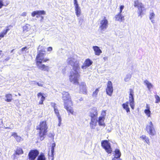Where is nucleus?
<instances>
[{"mask_svg": "<svg viewBox=\"0 0 160 160\" xmlns=\"http://www.w3.org/2000/svg\"><path fill=\"white\" fill-rule=\"evenodd\" d=\"M67 62L68 64L73 67V71L71 72L69 76L70 80L74 84H78V79L79 77L78 71L80 68L79 62L72 57L68 58Z\"/></svg>", "mask_w": 160, "mask_h": 160, "instance_id": "nucleus-1", "label": "nucleus"}, {"mask_svg": "<svg viewBox=\"0 0 160 160\" xmlns=\"http://www.w3.org/2000/svg\"><path fill=\"white\" fill-rule=\"evenodd\" d=\"M62 98L64 102L65 108L67 111L73 114V111L72 107L73 104L69 94L68 92L64 91L62 92Z\"/></svg>", "mask_w": 160, "mask_h": 160, "instance_id": "nucleus-2", "label": "nucleus"}, {"mask_svg": "<svg viewBox=\"0 0 160 160\" xmlns=\"http://www.w3.org/2000/svg\"><path fill=\"white\" fill-rule=\"evenodd\" d=\"M48 128L46 122L45 121L41 122L40 124L37 126V129L39 130L38 138L41 141L43 140L45 138Z\"/></svg>", "mask_w": 160, "mask_h": 160, "instance_id": "nucleus-3", "label": "nucleus"}, {"mask_svg": "<svg viewBox=\"0 0 160 160\" xmlns=\"http://www.w3.org/2000/svg\"><path fill=\"white\" fill-rule=\"evenodd\" d=\"M98 112L96 108L93 107L91 110L89 114V116L91 117L90 127L92 129H94L97 125L98 121Z\"/></svg>", "mask_w": 160, "mask_h": 160, "instance_id": "nucleus-4", "label": "nucleus"}, {"mask_svg": "<svg viewBox=\"0 0 160 160\" xmlns=\"http://www.w3.org/2000/svg\"><path fill=\"white\" fill-rule=\"evenodd\" d=\"M108 26V22L105 17L100 21L99 29L102 33H104Z\"/></svg>", "mask_w": 160, "mask_h": 160, "instance_id": "nucleus-5", "label": "nucleus"}, {"mask_svg": "<svg viewBox=\"0 0 160 160\" xmlns=\"http://www.w3.org/2000/svg\"><path fill=\"white\" fill-rule=\"evenodd\" d=\"M45 55V53L42 52V51H39L36 58L37 64L46 62L49 60L48 59L44 58Z\"/></svg>", "mask_w": 160, "mask_h": 160, "instance_id": "nucleus-6", "label": "nucleus"}, {"mask_svg": "<svg viewBox=\"0 0 160 160\" xmlns=\"http://www.w3.org/2000/svg\"><path fill=\"white\" fill-rule=\"evenodd\" d=\"M101 146L105 149L107 152L111 153L112 152L110 144L107 140H102L101 142Z\"/></svg>", "mask_w": 160, "mask_h": 160, "instance_id": "nucleus-7", "label": "nucleus"}, {"mask_svg": "<svg viewBox=\"0 0 160 160\" xmlns=\"http://www.w3.org/2000/svg\"><path fill=\"white\" fill-rule=\"evenodd\" d=\"M146 129L148 133L151 135L153 136L155 133V131L153 125L151 121L150 122L149 125L146 126Z\"/></svg>", "mask_w": 160, "mask_h": 160, "instance_id": "nucleus-8", "label": "nucleus"}, {"mask_svg": "<svg viewBox=\"0 0 160 160\" xmlns=\"http://www.w3.org/2000/svg\"><path fill=\"white\" fill-rule=\"evenodd\" d=\"M39 152L37 150H32L28 153V156L29 160H34L38 156Z\"/></svg>", "mask_w": 160, "mask_h": 160, "instance_id": "nucleus-9", "label": "nucleus"}, {"mask_svg": "<svg viewBox=\"0 0 160 160\" xmlns=\"http://www.w3.org/2000/svg\"><path fill=\"white\" fill-rule=\"evenodd\" d=\"M129 101L131 108L133 110L134 108V92L132 89H130Z\"/></svg>", "mask_w": 160, "mask_h": 160, "instance_id": "nucleus-10", "label": "nucleus"}, {"mask_svg": "<svg viewBox=\"0 0 160 160\" xmlns=\"http://www.w3.org/2000/svg\"><path fill=\"white\" fill-rule=\"evenodd\" d=\"M113 92V88L112 82L109 81L108 82L107 87L106 89L107 94L111 96Z\"/></svg>", "mask_w": 160, "mask_h": 160, "instance_id": "nucleus-11", "label": "nucleus"}, {"mask_svg": "<svg viewBox=\"0 0 160 160\" xmlns=\"http://www.w3.org/2000/svg\"><path fill=\"white\" fill-rule=\"evenodd\" d=\"M92 63V62L89 59H87L83 65L82 66L81 68L83 69H86L88 67L90 66Z\"/></svg>", "mask_w": 160, "mask_h": 160, "instance_id": "nucleus-12", "label": "nucleus"}, {"mask_svg": "<svg viewBox=\"0 0 160 160\" xmlns=\"http://www.w3.org/2000/svg\"><path fill=\"white\" fill-rule=\"evenodd\" d=\"M46 14L45 12L43 10L42 11H36L33 12L32 13V16L34 17L36 15H37L36 16V18H38L40 17V15H45Z\"/></svg>", "mask_w": 160, "mask_h": 160, "instance_id": "nucleus-13", "label": "nucleus"}, {"mask_svg": "<svg viewBox=\"0 0 160 160\" xmlns=\"http://www.w3.org/2000/svg\"><path fill=\"white\" fill-rule=\"evenodd\" d=\"M86 92L87 89L85 83L84 82H81L80 85V92L83 94H86Z\"/></svg>", "mask_w": 160, "mask_h": 160, "instance_id": "nucleus-14", "label": "nucleus"}, {"mask_svg": "<svg viewBox=\"0 0 160 160\" xmlns=\"http://www.w3.org/2000/svg\"><path fill=\"white\" fill-rule=\"evenodd\" d=\"M37 66L38 68L42 70L43 71H46L48 72L49 70V68L48 66H47L44 64H37Z\"/></svg>", "mask_w": 160, "mask_h": 160, "instance_id": "nucleus-15", "label": "nucleus"}, {"mask_svg": "<svg viewBox=\"0 0 160 160\" xmlns=\"http://www.w3.org/2000/svg\"><path fill=\"white\" fill-rule=\"evenodd\" d=\"M12 26L11 25L8 26L6 27V29L4 30L0 34V37L1 38H3L4 35L7 33V32L10 29Z\"/></svg>", "mask_w": 160, "mask_h": 160, "instance_id": "nucleus-16", "label": "nucleus"}, {"mask_svg": "<svg viewBox=\"0 0 160 160\" xmlns=\"http://www.w3.org/2000/svg\"><path fill=\"white\" fill-rule=\"evenodd\" d=\"M93 48L96 55L99 56L102 53V51L98 46H94L93 47Z\"/></svg>", "mask_w": 160, "mask_h": 160, "instance_id": "nucleus-17", "label": "nucleus"}, {"mask_svg": "<svg viewBox=\"0 0 160 160\" xmlns=\"http://www.w3.org/2000/svg\"><path fill=\"white\" fill-rule=\"evenodd\" d=\"M38 97L39 98L41 97L40 100L39 102V104H43V102L45 99V97L43 95V94L42 92H39L38 94Z\"/></svg>", "mask_w": 160, "mask_h": 160, "instance_id": "nucleus-18", "label": "nucleus"}, {"mask_svg": "<svg viewBox=\"0 0 160 160\" xmlns=\"http://www.w3.org/2000/svg\"><path fill=\"white\" fill-rule=\"evenodd\" d=\"M12 136L18 142H20L22 140V138L18 136L16 132L12 133Z\"/></svg>", "mask_w": 160, "mask_h": 160, "instance_id": "nucleus-19", "label": "nucleus"}, {"mask_svg": "<svg viewBox=\"0 0 160 160\" xmlns=\"http://www.w3.org/2000/svg\"><path fill=\"white\" fill-rule=\"evenodd\" d=\"M128 102L127 101L125 103H123L122 106L123 108L127 112H130V108L128 107Z\"/></svg>", "mask_w": 160, "mask_h": 160, "instance_id": "nucleus-20", "label": "nucleus"}, {"mask_svg": "<svg viewBox=\"0 0 160 160\" xmlns=\"http://www.w3.org/2000/svg\"><path fill=\"white\" fill-rule=\"evenodd\" d=\"M134 6L135 7H137L138 8L142 7L143 6V5L138 0H137L134 2Z\"/></svg>", "mask_w": 160, "mask_h": 160, "instance_id": "nucleus-21", "label": "nucleus"}, {"mask_svg": "<svg viewBox=\"0 0 160 160\" xmlns=\"http://www.w3.org/2000/svg\"><path fill=\"white\" fill-rule=\"evenodd\" d=\"M75 7L76 15L78 17L81 14V9L79 6V5H77V6H75Z\"/></svg>", "mask_w": 160, "mask_h": 160, "instance_id": "nucleus-22", "label": "nucleus"}, {"mask_svg": "<svg viewBox=\"0 0 160 160\" xmlns=\"http://www.w3.org/2000/svg\"><path fill=\"white\" fill-rule=\"evenodd\" d=\"M144 83L147 86L149 90H150L151 88L153 87V85L147 79L144 81Z\"/></svg>", "mask_w": 160, "mask_h": 160, "instance_id": "nucleus-23", "label": "nucleus"}, {"mask_svg": "<svg viewBox=\"0 0 160 160\" xmlns=\"http://www.w3.org/2000/svg\"><path fill=\"white\" fill-rule=\"evenodd\" d=\"M105 118L103 117H100L98 120V124L99 126H103L105 127V124L104 122Z\"/></svg>", "mask_w": 160, "mask_h": 160, "instance_id": "nucleus-24", "label": "nucleus"}, {"mask_svg": "<svg viewBox=\"0 0 160 160\" xmlns=\"http://www.w3.org/2000/svg\"><path fill=\"white\" fill-rule=\"evenodd\" d=\"M115 20L121 22L124 20V17L121 14H118L115 16Z\"/></svg>", "mask_w": 160, "mask_h": 160, "instance_id": "nucleus-25", "label": "nucleus"}, {"mask_svg": "<svg viewBox=\"0 0 160 160\" xmlns=\"http://www.w3.org/2000/svg\"><path fill=\"white\" fill-rule=\"evenodd\" d=\"M138 8V16H141V17H142L141 16L143 14V12L144 10H145V8L143 6L142 7H140V8Z\"/></svg>", "mask_w": 160, "mask_h": 160, "instance_id": "nucleus-26", "label": "nucleus"}, {"mask_svg": "<svg viewBox=\"0 0 160 160\" xmlns=\"http://www.w3.org/2000/svg\"><path fill=\"white\" fill-rule=\"evenodd\" d=\"M5 97L6 99H5V101L7 102H10L12 101V95L11 94H8L6 95Z\"/></svg>", "mask_w": 160, "mask_h": 160, "instance_id": "nucleus-27", "label": "nucleus"}, {"mask_svg": "<svg viewBox=\"0 0 160 160\" xmlns=\"http://www.w3.org/2000/svg\"><path fill=\"white\" fill-rule=\"evenodd\" d=\"M121 155L120 151L118 149H116L115 150V156L114 158H120Z\"/></svg>", "mask_w": 160, "mask_h": 160, "instance_id": "nucleus-28", "label": "nucleus"}, {"mask_svg": "<svg viewBox=\"0 0 160 160\" xmlns=\"http://www.w3.org/2000/svg\"><path fill=\"white\" fill-rule=\"evenodd\" d=\"M37 160H46V158L43 153H40L38 156Z\"/></svg>", "mask_w": 160, "mask_h": 160, "instance_id": "nucleus-29", "label": "nucleus"}, {"mask_svg": "<svg viewBox=\"0 0 160 160\" xmlns=\"http://www.w3.org/2000/svg\"><path fill=\"white\" fill-rule=\"evenodd\" d=\"M141 138H142L143 140H145V142L147 143V144L148 145L150 144V142H149V140L148 137H147L145 135H142V136L140 137Z\"/></svg>", "mask_w": 160, "mask_h": 160, "instance_id": "nucleus-30", "label": "nucleus"}, {"mask_svg": "<svg viewBox=\"0 0 160 160\" xmlns=\"http://www.w3.org/2000/svg\"><path fill=\"white\" fill-rule=\"evenodd\" d=\"M56 146V144L55 143H52L51 146V153L52 156H54V148Z\"/></svg>", "mask_w": 160, "mask_h": 160, "instance_id": "nucleus-31", "label": "nucleus"}, {"mask_svg": "<svg viewBox=\"0 0 160 160\" xmlns=\"http://www.w3.org/2000/svg\"><path fill=\"white\" fill-rule=\"evenodd\" d=\"M131 77V75L130 74H127L124 78V80L125 82H127L130 79Z\"/></svg>", "mask_w": 160, "mask_h": 160, "instance_id": "nucleus-32", "label": "nucleus"}, {"mask_svg": "<svg viewBox=\"0 0 160 160\" xmlns=\"http://www.w3.org/2000/svg\"><path fill=\"white\" fill-rule=\"evenodd\" d=\"M30 26L29 25L26 24V25L23 27V30L24 32H27L30 28Z\"/></svg>", "mask_w": 160, "mask_h": 160, "instance_id": "nucleus-33", "label": "nucleus"}, {"mask_svg": "<svg viewBox=\"0 0 160 160\" xmlns=\"http://www.w3.org/2000/svg\"><path fill=\"white\" fill-rule=\"evenodd\" d=\"M144 112L148 117H151V112L150 109H146L144 110Z\"/></svg>", "mask_w": 160, "mask_h": 160, "instance_id": "nucleus-34", "label": "nucleus"}, {"mask_svg": "<svg viewBox=\"0 0 160 160\" xmlns=\"http://www.w3.org/2000/svg\"><path fill=\"white\" fill-rule=\"evenodd\" d=\"M15 153L16 154L19 155L20 154L23 153V151L21 148H19L17 149Z\"/></svg>", "mask_w": 160, "mask_h": 160, "instance_id": "nucleus-35", "label": "nucleus"}, {"mask_svg": "<svg viewBox=\"0 0 160 160\" xmlns=\"http://www.w3.org/2000/svg\"><path fill=\"white\" fill-rule=\"evenodd\" d=\"M54 111L58 118H61V116L59 114L58 110L57 109V108L54 109Z\"/></svg>", "mask_w": 160, "mask_h": 160, "instance_id": "nucleus-36", "label": "nucleus"}, {"mask_svg": "<svg viewBox=\"0 0 160 160\" xmlns=\"http://www.w3.org/2000/svg\"><path fill=\"white\" fill-rule=\"evenodd\" d=\"M155 98L156 99L155 102L156 103H158L160 102V98L158 95H155Z\"/></svg>", "mask_w": 160, "mask_h": 160, "instance_id": "nucleus-37", "label": "nucleus"}, {"mask_svg": "<svg viewBox=\"0 0 160 160\" xmlns=\"http://www.w3.org/2000/svg\"><path fill=\"white\" fill-rule=\"evenodd\" d=\"M54 134L51 133H49L48 134V136L50 138H51L53 140L54 139Z\"/></svg>", "mask_w": 160, "mask_h": 160, "instance_id": "nucleus-38", "label": "nucleus"}, {"mask_svg": "<svg viewBox=\"0 0 160 160\" xmlns=\"http://www.w3.org/2000/svg\"><path fill=\"white\" fill-rule=\"evenodd\" d=\"M99 92V88H97L93 92L92 96L93 97H96L97 94Z\"/></svg>", "mask_w": 160, "mask_h": 160, "instance_id": "nucleus-39", "label": "nucleus"}, {"mask_svg": "<svg viewBox=\"0 0 160 160\" xmlns=\"http://www.w3.org/2000/svg\"><path fill=\"white\" fill-rule=\"evenodd\" d=\"M155 15V14L153 12L150 13L149 16L150 19L151 20L153 19L154 18Z\"/></svg>", "mask_w": 160, "mask_h": 160, "instance_id": "nucleus-40", "label": "nucleus"}, {"mask_svg": "<svg viewBox=\"0 0 160 160\" xmlns=\"http://www.w3.org/2000/svg\"><path fill=\"white\" fill-rule=\"evenodd\" d=\"M33 82H34V84H37L38 85V86H41V87L43 86V84L41 83H40L38 82H36V81H34Z\"/></svg>", "mask_w": 160, "mask_h": 160, "instance_id": "nucleus-41", "label": "nucleus"}, {"mask_svg": "<svg viewBox=\"0 0 160 160\" xmlns=\"http://www.w3.org/2000/svg\"><path fill=\"white\" fill-rule=\"evenodd\" d=\"M51 106L54 108V109H55L57 108L56 106V104L55 103L52 102L51 103Z\"/></svg>", "mask_w": 160, "mask_h": 160, "instance_id": "nucleus-42", "label": "nucleus"}, {"mask_svg": "<svg viewBox=\"0 0 160 160\" xmlns=\"http://www.w3.org/2000/svg\"><path fill=\"white\" fill-rule=\"evenodd\" d=\"M78 23L80 25H81L82 23L83 19L81 18H79L78 19Z\"/></svg>", "mask_w": 160, "mask_h": 160, "instance_id": "nucleus-43", "label": "nucleus"}, {"mask_svg": "<svg viewBox=\"0 0 160 160\" xmlns=\"http://www.w3.org/2000/svg\"><path fill=\"white\" fill-rule=\"evenodd\" d=\"M4 6V4L2 1L0 0V9L1 8Z\"/></svg>", "mask_w": 160, "mask_h": 160, "instance_id": "nucleus-44", "label": "nucleus"}, {"mask_svg": "<svg viewBox=\"0 0 160 160\" xmlns=\"http://www.w3.org/2000/svg\"><path fill=\"white\" fill-rule=\"evenodd\" d=\"M58 118V122H59V123H58V126H61V121H62L61 118Z\"/></svg>", "mask_w": 160, "mask_h": 160, "instance_id": "nucleus-45", "label": "nucleus"}, {"mask_svg": "<svg viewBox=\"0 0 160 160\" xmlns=\"http://www.w3.org/2000/svg\"><path fill=\"white\" fill-rule=\"evenodd\" d=\"M106 112L105 111H103L102 112V117H104L106 116Z\"/></svg>", "mask_w": 160, "mask_h": 160, "instance_id": "nucleus-46", "label": "nucleus"}, {"mask_svg": "<svg viewBox=\"0 0 160 160\" xmlns=\"http://www.w3.org/2000/svg\"><path fill=\"white\" fill-rule=\"evenodd\" d=\"M52 47H49L47 48V50L48 51L50 52L52 50Z\"/></svg>", "mask_w": 160, "mask_h": 160, "instance_id": "nucleus-47", "label": "nucleus"}, {"mask_svg": "<svg viewBox=\"0 0 160 160\" xmlns=\"http://www.w3.org/2000/svg\"><path fill=\"white\" fill-rule=\"evenodd\" d=\"M26 15L27 13L26 12H23L21 15V16L23 17L26 16Z\"/></svg>", "mask_w": 160, "mask_h": 160, "instance_id": "nucleus-48", "label": "nucleus"}, {"mask_svg": "<svg viewBox=\"0 0 160 160\" xmlns=\"http://www.w3.org/2000/svg\"><path fill=\"white\" fill-rule=\"evenodd\" d=\"M74 6H77V5H78L77 0H74Z\"/></svg>", "mask_w": 160, "mask_h": 160, "instance_id": "nucleus-49", "label": "nucleus"}, {"mask_svg": "<svg viewBox=\"0 0 160 160\" xmlns=\"http://www.w3.org/2000/svg\"><path fill=\"white\" fill-rule=\"evenodd\" d=\"M112 160H122L120 158H114Z\"/></svg>", "mask_w": 160, "mask_h": 160, "instance_id": "nucleus-50", "label": "nucleus"}, {"mask_svg": "<svg viewBox=\"0 0 160 160\" xmlns=\"http://www.w3.org/2000/svg\"><path fill=\"white\" fill-rule=\"evenodd\" d=\"M146 109H150V107H149V106L147 104H146Z\"/></svg>", "mask_w": 160, "mask_h": 160, "instance_id": "nucleus-51", "label": "nucleus"}, {"mask_svg": "<svg viewBox=\"0 0 160 160\" xmlns=\"http://www.w3.org/2000/svg\"><path fill=\"white\" fill-rule=\"evenodd\" d=\"M27 48V47H25L22 48V51H25V50Z\"/></svg>", "mask_w": 160, "mask_h": 160, "instance_id": "nucleus-52", "label": "nucleus"}, {"mask_svg": "<svg viewBox=\"0 0 160 160\" xmlns=\"http://www.w3.org/2000/svg\"><path fill=\"white\" fill-rule=\"evenodd\" d=\"M124 6L121 5L120 6V9H121V10H122L124 8Z\"/></svg>", "mask_w": 160, "mask_h": 160, "instance_id": "nucleus-53", "label": "nucleus"}, {"mask_svg": "<svg viewBox=\"0 0 160 160\" xmlns=\"http://www.w3.org/2000/svg\"><path fill=\"white\" fill-rule=\"evenodd\" d=\"M10 59V58L9 57L5 59V60L6 61H8Z\"/></svg>", "mask_w": 160, "mask_h": 160, "instance_id": "nucleus-54", "label": "nucleus"}, {"mask_svg": "<svg viewBox=\"0 0 160 160\" xmlns=\"http://www.w3.org/2000/svg\"><path fill=\"white\" fill-rule=\"evenodd\" d=\"M122 10H121V9H120V12H119L118 13V14H121V12H122Z\"/></svg>", "mask_w": 160, "mask_h": 160, "instance_id": "nucleus-55", "label": "nucleus"}, {"mask_svg": "<svg viewBox=\"0 0 160 160\" xmlns=\"http://www.w3.org/2000/svg\"><path fill=\"white\" fill-rule=\"evenodd\" d=\"M79 101H81L82 100H83V98H81L79 99Z\"/></svg>", "mask_w": 160, "mask_h": 160, "instance_id": "nucleus-56", "label": "nucleus"}, {"mask_svg": "<svg viewBox=\"0 0 160 160\" xmlns=\"http://www.w3.org/2000/svg\"><path fill=\"white\" fill-rule=\"evenodd\" d=\"M51 157H52V159H51V160H53V158H53V157H54V156H52V155H51Z\"/></svg>", "mask_w": 160, "mask_h": 160, "instance_id": "nucleus-57", "label": "nucleus"}, {"mask_svg": "<svg viewBox=\"0 0 160 160\" xmlns=\"http://www.w3.org/2000/svg\"><path fill=\"white\" fill-rule=\"evenodd\" d=\"M2 52V51H0V56L1 55Z\"/></svg>", "mask_w": 160, "mask_h": 160, "instance_id": "nucleus-58", "label": "nucleus"}, {"mask_svg": "<svg viewBox=\"0 0 160 160\" xmlns=\"http://www.w3.org/2000/svg\"><path fill=\"white\" fill-rule=\"evenodd\" d=\"M151 22L153 23H154V20H151Z\"/></svg>", "mask_w": 160, "mask_h": 160, "instance_id": "nucleus-59", "label": "nucleus"}, {"mask_svg": "<svg viewBox=\"0 0 160 160\" xmlns=\"http://www.w3.org/2000/svg\"><path fill=\"white\" fill-rule=\"evenodd\" d=\"M14 49H13L11 51V53H12V52H13V51H14Z\"/></svg>", "mask_w": 160, "mask_h": 160, "instance_id": "nucleus-60", "label": "nucleus"}, {"mask_svg": "<svg viewBox=\"0 0 160 160\" xmlns=\"http://www.w3.org/2000/svg\"><path fill=\"white\" fill-rule=\"evenodd\" d=\"M6 128H8V129H10V128L9 127H7Z\"/></svg>", "mask_w": 160, "mask_h": 160, "instance_id": "nucleus-61", "label": "nucleus"}, {"mask_svg": "<svg viewBox=\"0 0 160 160\" xmlns=\"http://www.w3.org/2000/svg\"><path fill=\"white\" fill-rule=\"evenodd\" d=\"M18 95H19V96H20L21 95V94L20 93H18Z\"/></svg>", "mask_w": 160, "mask_h": 160, "instance_id": "nucleus-62", "label": "nucleus"}, {"mask_svg": "<svg viewBox=\"0 0 160 160\" xmlns=\"http://www.w3.org/2000/svg\"><path fill=\"white\" fill-rule=\"evenodd\" d=\"M40 46H39V48H38V49H40Z\"/></svg>", "mask_w": 160, "mask_h": 160, "instance_id": "nucleus-63", "label": "nucleus"}, {"mask_svg": "<svg viewBox=\"0 0 160 160\" xmlns=\"http://www.w3.org/2000/svg\"><path fill=\"white\" fill-rule=\"evenodd\" d=\"M41 18L42 19H43V17L42 16H41Z\"/></svg>", "mask_w": 160, "mask_h": 160, "instance_id": "nucleus-64", "label": "nucleus"}]
</instances>
